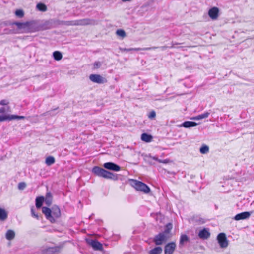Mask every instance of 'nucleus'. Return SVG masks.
<instances>
[{
    "instance_id": "nucleus-7",
    "label": "nucleus",
    "mask_w": 254,
    "mask_h": 254,
    "mask_svg": "<svg viewBox=\"0 0 254 254\" xmlns=\"http://www.w3.org/2000/svg\"><path fill=\"white\" fill-rule=\"evenodd\" d=\"M167 238L168 236L164 233H159L154 237L153 241L156 245H160L167 240Z\"/></svg>"
},
{
    "instance_id": "nucleus-41",
    "label": "nucleus",
    "mask_w": 254,
    "mask_h": 254,
    "mask_svg": "<svg viewBox=\"0 0 254 254\" xmlns=\"http://www.w3.org/2000/svg\"><path fill=\"white\" fill-rule=\"evenodd\" d=\"M134 50H135V49H133V48H130V49L124 48V49H122V51L128 52V51Z\"/></svg>"
},
{
    "instance_id": "nucleus-46",
    "label": "nucleus",
    "mask_w": 254,
    "mask_h": 254,
    "mask_svg": "<svg viewBox=\"0 0 254 254\" xmlns=\"http://www.w3.org/2000/svg\"><path fill=\"white\" fill-rule=\"evenodd\" d=\"M158 162H159V163H162V160L159 159L158 160Z\"/></svg>"
},
{
    "instance_id": "nucleus-43",
    "label": "nucleus",
    "mask_w": 254,
    "mask_h": 254,
    "mask_svg": "<svg viewBox=\"0 0 254 254\" xmlns=\"http://www.w3.org/2000/svg\"><path fill=\"white\" fill-rule=\"evenodd\" d=\"M178 44H179V43H173L172 44L171 46H170V48H174V47H175V45H178Z\"/></svg>"
},
{
    "instance_id": "nucleus-20",
    "label": "nucleus",
    "mask_w": 254,
    "mask_h": 254,
    "mask_svg": "<svg viewBox=\"0 0 254 254\" xmlns=\"http://www.w3.org/2000/svg\"><path fill=\"white\" fill-rule=\"evenodd\" d=\"M44 202V197L43 196L37 197L36 198V206L37 208L41 207L43 203Z\"/></svg>"
},
{
    "instance_id": "nucleus-4",
    "label": "nucleus",
    "mask_w": 254,
    "mask_h": 254,
    "mask_svg": "<svg viewBox=\"0 0 254 254\" xmlns=\"http://www.w3.org/2000/svg\"><path fill=\"white\" fill-rule=\"evenodd\" d=\"M95 20L89 18H85L79 20L67 21L65 22V25L67 26H85L88 25H94Z\"/></svg>"
},
{
    "instance_id": "nucleus-24",
    "label": "nucleus",
    "mask_w": 254,
    "mask_h": 254,
    "mask_svg": "<svg viewBox=\"0 0 254 254\" xmlns=\"http://www.w3.org/2000/svg\"><path fill=\"white\" fill-rule=\"evenodd\" d=\"M55 162V159L54 157L50 156L47 157L45 160V163L47 166H51Z\"/></svg>"
},
{
    "instance_id": "nucleus-1",
    "label": "nucleus",
    "mask_w": 254,
    "mask_h": 254,
    "mask_svg": "<svg viewBox=\"0 0 254 254\" xmlns=\"http://www.w3.org/2000/svg\"><path fill=\"white\" fill-rule=\"evenodd\" d=\"M17 26L22 33H28L37 32L43 30L42 26L37 21L32 20L25 22H15L12 23Z\"/></svg>"
},
{
    "instance_id": "nucleus-48",
    "label": "nucleus",
    "mask_w": 254,
    "mask_h": 254,
    "mask_svg": "<svg viewBox=\"0 0 254 254\" xmlns=\"http://www.w3.org/2000/svg\"><path fill=\"white\" fill-rule=\"evenodd\" d=\"M123 1H130V0H122Z\"/></svg>"
},
{
    "instance_id": "nucleus-26",
    "label": "nucleus",
    "mask_w": 254,
    "mask_h": 254,
    "mask_svg": "<svg viewBox=\"0 0 254 254\" xmlns=\"http://www.w3.org/2000/svg\"><path fill=\"white\" fill-rule=\"evenodd\" d=\"M193 219L195 222L198 223V224H202L206 222L205 219L198 216L194 217Z\"/></svg>"
},
{
    "instance_id": "nucleus-33",
    "label": "nucleus",
    "mask_w": 254,
    "mask_h": 254,
    "mask_svg": "<svg viewBox=\"0 0 254 254\" xmlns=\"http://www.w3.org/2000/svg\"><path fill=\"white\" fill-rule=\"evenodd\" d=\"M15 15L19 17H22L24 16V12L22 10H17L15 11Z\"/></svg>"
},
{
    "instance_id": "nucleus-3",
    "label": "nucleus",
    "mask_w": 254,
    "mask_h": 254,
    "mask_svg": "<svg viewBox=\"0 0 254 254\" xmlns=\"http://www.w3.org/2000/svg\"><path fill=\"white\" fill-rule=\"evenodd\" d=\"M92 172L96 175L104 178L105 179H110L114 180L118 179L117 174H113L98 166H95L92 169Z\"/></svg>"
},
{
    "instance_id": "nucleus-28",
    "label": "nucleus",
    "mask_w": 254,
    "mask_h": 254,
    "mask_svg": "<svg viewBox=\"0 0 254 254\" xmlns=\"http://www.w3.org/2000/svg\"><path fill=\"white\" fill-rule=\"evenodd\" d=\"M153 139V136L146 133H144V142H150Z\"/></svg>"
},
{
    "instance_id": "nucleus-45",
    "label": "nucleus",
    "mask_w": 254,
    "mask_h": 254,
    "mask_svg": "<svg viewBox=\"0 0 254 254\" xmlns=\"http://www.w3.org/2000/svg\"><path fill=\"white\" fill-rule=\"evenodd\" d=\"M153 160H155V161H158V159H158V157H153Z\"/></svg>"
},
{
    "instance_id": "nucleus-44",
    "label": "nucleus",
    "mask_w": 254,
    "mask_h": 254,
    "mask_svg": "<svg viewBox=\"0 0 254 254\" xmlns=\"http://www.w3.org/2000/svg\"><path fill=\"white\" fill-rule=\"evenodd\" d=\"M168 48L167 46H162L160 47V48L162 50H165V49H166L167 48Z\"/></svg>"
},
{
    "instance_id": "nucleus-34",
    "label": "nucleus",
    "mask_w": 254,
    "mask_h": 254,
    "mask_svg": "<svg viewBox=\"0 0 254 254\" xmlns=\"http://www.w3.org/2000/svg\"><path fill=\"white\" fill-rule=\"evenodd\" d=\"M156 112L155 111L152 110L148 115V117L150 119H154L156 117Z\"/></svg>"
},
{
    "instance_id": "nucleus-12",
    "label": "nucleus",
    "mask_w": 254,
    "mask_h": 254,
    "mask_svg": "<svg viewBox=\"0 0 254 254\" xmlns=\"http://www.w3.org/2000/svg\"><path fill=\"white\" fill-rule=\"evenodd\" d=\"M103 166L106 169L115 171H119L120 170V167L112 162L105 163L104 164Z\"/></svg>"
},
{
    "instance_id": "nucleus-13",
    "label": "nucleus",
    "mask_w": 254,
    "mask_h": 254,
    "mask_svg": "<svg viewBox=\"0 0 254 254\" xmlns=\"http://www.w3.org/2000/svg\"><path fill=\"white\" fill-rule=\"evenodd\" d=\"M219 9L216 7L210 8L208 11V15L212 19H216L218 16Z\"/></svg>"
},
{
    "instance_id": "nucleus-9",
    "label": "nucleus",
    "mask_w": 254,
    "mask_h": 254,
    "mask_svg": "<svg viewBox=\"0 0 254 254\" xmlns=\"http://www.w3.org/2000/svg\"><path fill=\"white\" fill-rule=\"evenodd\" d=\"M176 247L174 242L167 244L164 247V254H173Z\"/></svg>"
},
{
    "instance_id": "nucleus-47",
    "label": "nucleus",
    "mask_w": 254,
    "mask_h": 254,
    "mask_svg": "<svg viewBox=\"0 0 254 254\" xmlns=\"http://www.w3.org/2000/svg\"><path fill=\"white\" fill-rule=\"evenodd\" d=\"M140 138L142 140H143V133H142L140 135Z\"/></svg>"
},
{
    "instance_id": "nucleus-49",
    "label": "nucleus",
    "mask_w": 254,
    "mask_h": 254,
    "mask_svg": "<svg viewBox=\"0 0 254 254\" xmlns=\"http://www.w3.org/2000/svg\"><path fill=\"white\" fill-rule=\"evenodd\" d=\"M149 49V48H145H145H144V50H148V49Z\"/></svg>"
},
{
    "instance_id": "nucleus-36",
    "label": "nucleus",
    "mask_w": 254,
    "mask_h": 254,
    "mask_svg": "<svg viewBox=\"0 0 254 254\" xmlns=\"http://www.w3.org/2000/svg\"><path fill=\"white\" fill-rule=\"evenodd\" d=\"M26 184L24 182H20L18 184V189L19 190H23L26 187Z\"/></svg>"
},
{
    "instance_id": "nucleus-37",
    "label": "nucleus",
    "mask_w": 254,
    "mask_h": 254,
    "mask_svg": "<svg viewBox=\"0 0 254 254\" xmlns=\"http://www.w3.org/2000/svg\"><path fill=\"white\" fill-rule=\"evenodd\" d=\"M31 212L32 216L35 217L36 219H39V216L38 214L35 213L33 208H31Z\"/></svg>"
},
{
    "instance_id": "nucleus-22",
    "label": "nucleus",
    "mask_w": 254,
    "mask_h": 254,
    "mask_svg": "<svg viewBox=\"0 0 254 254\" xmlns=\"http://www.w3.org/2000/svg\"><path fill=\"white\" fill-rule=\"evenodd\" d=\"M172 228H173V226H172V223H169L167 224L165 226V228H164V230L163 232H162V233H164L165 235L167 236V235L170 233Z\"/></svg>"
},
{
    "instance_id": "nucleus-17",
    "label": "nucleus",
    "mask_w": 254,
    "mask_h": 254,
    "mask_svg": "<svg viewBox=\"0 0 254 254\" xmlns=\"http://www.w3.org/2000/svg\"><path fill=\"white\" fill-rule=\"evenodd\" d=\"M210 114V112H205L203 114H200V115L195 116V117H193L191 119L192 120H201L202 119H205V118H207Z\"/></svg>"
},
{
    "instance_id": "nucleus-42",
    "label": "nucleus",
    "mask_w": 254,
    "mask_h": 254,
    "mask_svg": "<svg viewBox=\"0 0 254 254\" xmlns=\"http://www.w3.org/2000/svg\"><path fill=\"white\" fill-rule=\"evenodd\" d=\"M170 162V160L168 159H166L164 160H162V163L167 164Z\"/></svg>"
},
{
    "instance_id": "nucleus-2",
    "label": "nucleus",
    "mask_w": 254,
    "mask_h": 254,
    "mask_svg": "<svg viewBox=\"0 0 254 254\" xmlns=\"http://www.w3.org/2000/svg\"><path fill=\"white\" fill-rule=\"evenodd\" d=\"M42 212L46 219L52 223H55L56 219L60 218L61 215L60 209L57 206H53L51 209L46 207H43Z\"/></svg>"
},
{
    "instance_id": "nucleus-30",
    "label": "nucleus",
    "mask_w": 254,
    "mask_h": 254,
    "mask_svg": "<svg viewBox=\"0 0 254 254\" xmlns=\"http://www.w3.org/2000/svg\"><path fill=\"white\" fill-rule=\"evenodd\" d=\"M116 33L118 36L121 37L122 39L125 38L126 36L125 31L122 29H118L116 31Z\"/></svg>"
},
{
    "instance_id": "nucleus-6",
    "label": "nucleus",
    "mask_w": 254,
    "mask_h": 254,
    "mask_svg": "<svg viewBox=\"0 0 254 254\" xmlns=\"http://www.w3.org/2000/svg\"><path fill=\"white\" fill-rule=\"evenodd\" d=\"M90 80L94 83L103 84L107 82V79L99 74H92L89 76Z\"/></svg>"
},
{
    "instance_id": "nucleus-27",
    "label": "nucleus",
    "mask_w": 254,
    "mask_h": 254,
    "mask_svg": "<svg viewBox=\"0 0 254 254\" xmlns=\"http://www.w3.org/2000/svg\"><path fill=\"white\" fill-rule=\"evenodd\" d=\"M53 56L55 60L59 61L62 58V55L61 52L59 51H55L53 53Z\"/></svg>"
},
{
    "instance_id": "nucleus-15",
    "label": "nucleus",
    "mask_w": 254,
    "mask_h": 254,
    "mask_svg": "<svg viewBox=\"0 0 254 254\" xmlns=\"http://www.w3.org/2000/svg\"><path fill=\"white\" fill-rule=\"evenodd\" d=\"M198 124L193 121H185L182 124L179 125V127H184L186 128H189L191 127L196 126Z\"/></svg>"
},
{
    "instance_id": "nucleus-19",
    "label": "nucleus",
    "mask_w": 254,
    "mask_h": 254,
    "mask_svg": "<svg viewBox=\"0 0 254 254\" xmlns=\"http://www.w3.org/2000/svg\"><path fill=\"white\" fill-rule=\"evenodd\" d=\"M8 217L7 212L2 208H0V220L5 221Z\"/></svg>"
},
{
    "instance_id": "nucleus-21",
    "label": "nucleus",
    "mask_w": 254,
    "mask_h": 254,
    "mask_svg": "<svg viewBox=\"0 0 254 254\" xmlns=\"http://www.w3.org/2000/svg\"><path fill=\"white\" fill-rule=\"evenodd\" d=\"M4 117L7 118L6 120H11L13 119H24L25 118V116H18V115H4Z\"/></svg>"
},
{
    "instance_id": "nucleus-40",
    "label": "nucleus",
    "mask_w": 254,
    "mask_h": 254,
    "mask_svg": "<svg viewBox=\"0 0 254 254\" xmlns=\"http://www.w3.org/2000/svg\"><path fill=\"white\" fill-rule=\"evenodd\" d=\"M101 65V64L99 62H96L94 63V66L95 68L99 67Z\"/></svg>"
},
{
    "instance_id": "nucleus-25",
    "label": "nucleus",
    "mask_w": 254,
    "mask_h": 254,
    "mask_svg": "<svg viewBox=\"0 0 254 254\" xmlns=\"http://www.w3.org/2000/svg\"><path fill=\"white\" fill-rule=\"evenodd\" d=\"M15 237V233L13 230H8L6 233V238L7 240H11Z\"/></svg>"
},
{
    "instance_id": "nucleus-23",
    "label": "nucleus",
    "mask_w": 254,
    "mask_h": 254,
    "mask_svg": "<svg viewBox=\"0 0 254 254\" xmlns=\"http://www.w3.org/2000/svg\"><path fill=\"white\" fill-rule=\"evenodd\" d=\"M162 252L161 247H156L149 251V254H160Z\"/></svg>"
},
{
    "instance_id": "nucleus-14",
    "label": "nucleus",
    "mask_w": 254,
    "mask_h": 254,
    "mask_svg": "<svg viewBox=\"0 0 254 254\" xmlns=\"http://www.w3.org/2000/svg\"><path fill=\"white\" fill-rule=\"evenodd\" d=\"M89 244L95 250H101L103 249L102 245L96 240H92L89 242Z\"/></svg>"
},
{
    "instance_id": "nucleus-35",
    "label": "nucleus",
    "mask_w": 254,
    "mask_h": 254,
    "mask_svg": "<svg viewBox=\"0 0 254 254\" xmlns=\"http://www.w3.org/2000/svg\"><path fill=\"white\" fill-rule=\"evenodd\" d=\"M10 107L7 106L6 109L5 107H1L0 108V114H3L5 113L6 111L8 112L9 111Z\"/></svg>"
},
{
    "instance_id": "nucleus-39",
    "label": "nucleus",
    "mask_w": 254,
    "mask_h": 254,
    "mask_svg": "<svg viewBox=\"0 0 254 254\" xmlns=\"http://www.w3.org/2000/svg\"><path fill=\"white\" fill-rule=\"evenodd\" d=\"M7 118L4 117V115H0V122L6 120Z\"/></svg>"
},
{
    "instance_id": "nucleus-18",
    "label": "nucleus",
    "mask_w": 254,
    "mask_h": 254,
    "mask_svg": "<svg viewBox=\"0 0 254 254\" xmlns=\"http://www.w3.org/2000/svg\"><path fill=\"white\" fill-rule=\"evenodd\" d=\"M52 201V196L50 192H47L46 194L44 202L46 205L49 206L51 204Z\"/></svg>"
},
{
    "instance_id": "nucleus-10",
    "label": "nucleus",
    "mask_w": 254,
    "mask_h": 254,
    "mask_svg": "<svg viewBox=\"0 0 254 254\" xmlns=\"http://www.w3.org/2000/svg\"><path fill=\"white\" fill-rule=\"evenodd\" d=\"M252 213H253L252 212H247V211L241 212L240 213H239V214H237V215H236L235 216V217H234V219L236 221L247 219L250 217V216Z\"/></svg>"
},
{
    "instance_id": "nucleus-8",
    "label": "nucleus",
    "mask_w": 254,
    "mask_h": 254,
    "mask_svg": "<svg viewBox=\"0 0 254 254\" xmlns=\"http://www.w3.org/2000/svg\"><path fill=\"white\" fill-rule=\"evenodd\" d=\"M128 182L136 190L143 191V182L134 179H129Z\"/></svg>"
},
{
    "instance_id": "nucleus-29",
    "label": "nucleus",
    "mask_w": 254,
    "mask_h": 254,
    "mask_svg": "<svg viewBox=\"0 0 254 254\" xmlns=\"http://www.w3.org/2000/svg\"><path fill=\"white\" fill-rule=\"evenodd\" d=\"M36 7L37 9L41 11L44 12L47 10L46 6L43 3H39L37 4Z\"/></svg>"
},
{
    "instance_id": "nucleus-11",
    "label": "nucleus",
    "mask_w": 254,
    "mask_h": 254,
    "mask_svg": "<svg viewBox=\"0 0 254 254\" xmlns=\"http://www.w3.org/2000/svg\"><path fill=\"white\" fill-rule=\"evenodd\" d=\"M198 236L200 239L206 240L210 237V233L209 232L208 229L204 228L199 231Z\"/></svg>"
},
{
    "instance_id": "nucleus-32",
    "label": "nucleus",
    "mask_w": 254,
    "mask_h": 254,
    "mask_svg": "<svg viewBox=\"0 0 254 254\" xmlns=\"http://www.w3.org/2000/svg\"><path fill=\"white\" fill-rule=\"evenodd\" d=\"M144 193L151 194V190L149 187L145 183H144Z\"/></svg>"
},
{
    "instance_id": "nucleus-38",
    "label": "nucleus",
    "mask_w": 254,
    "mask_h": 254,
    "mask_svg": "<svg viewBox=\"0 0 254 254\" xmlns=\"http://www.w3.org/2000/svg\"><path fill=\"white\" fill-rule=\"evenodd\" d=\"M9 104V102L7 100H2L0 101V105H7Z\"/></svg>"
},
{
    "instance_id": "nucleus-16",
    "label": "nucleus",
    "mask_w": 254,
    "mask_h": 254,
    "mask_svg": "<svg viewBox=\"0 0 254 254\" xmlns=\"http://www.w3.org/2000/svg\"><path fill=\"white\" fill-rule=\"evenodd\" d=\"M189 238L188 236L186 234H182L180 236L179 240V246L180 248L182 247L184 245L189 242Z\"/></svg>"
},
{
    "instance_id": "nucleus-5",
    "label": "nucleus",
    "mask_w": 254,
    "mask_h": 254,
    "mask_svg": "<svg viewBox=\"0 0 254 254\" xmlns=\"http://www.w3.org/2000/svg\"><path fill=\"white\" fill-rule=\"evenodd\" d=\"M217 240L221 248H226L228 247V241L225 233L219 234L217 237Z\"/></svg>"
},
{
    "instance_id": "nucleus-31",
    "label": "nucleus",
    "mask_w": 254,
    "mask_h": 254,
    "mask_svg": "<svg viewBox=\"0 0 254 254\" xmlns=\"http://www.w3.org/2000/svg\"><path fill=\"white\" fill-rule=\"evenodd\" d=\"M209 151V147L207 145H203L200 148V152L202 154H206Z\"/></svg>"
}]
</instances>
